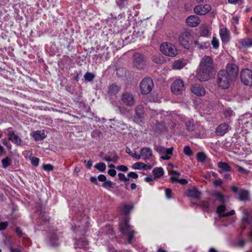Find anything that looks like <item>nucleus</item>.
Wrapping results in <instances>:
<instances>
[{"label":"nucleus","instance_id":"1","mask_svg":"<svg viewBox=\"0 0 252 252\" xmlns=\"http://www.w3.org/2000/svg\"><path fill=\"white\" fill-rule=\"evenodd\" d=\"M239 70L238 66L234 63L228 64L226 70H220L217 75V83L223 89H227L231 84L237 79Z\"/></svg>","mask_w":252,"mask_h":252},{"label":"nucleus","instance_id":"2","mask_svg":"<svg viewBox=\"0 0 252 252\" xmlns=\"http://www.w3.org/2000/svg\"><path fill=\"white\" fill-rule=\"evenodd\" d=\"M214 65L212 59L210 56L204 57L199 64L197 77L200 81H205L210 79L213 75Z\"/></svg>","mask_w":252,"mask_h":252},{"label":"nucleus","instance_id":"3","mask_svg":"<svg viewBox=\"0 0 252 252\" xmlns=\"http://www.w3.org/2000/svg\"><path fill=\"white\" fill-rule=\"evenodd\" d=\"M179 44L186 49H189L191 47H197L199 49L203 48L198 41L194 39L190 32L186 31L183 32L178 37Z\"/></svg>","mask_w":252,"mask_h":252},{"label":"nucleus","instance_id":"4","mask_svg":"<svg viewBox=\"0 0 252 252\" xmlns=\"http://www.w3.org/2000/svg\"><path fill=\"white\" fill-rule=\"evenodd\" d=\"M160 50L164 55L175 57L178 54L176 46L170 42H164L160 46Z\"/></svg>","mask_w":252,"mask_h":252},{"label":"nucleus","instance_id":"5","mask_svg":"<svg viewBox=\"0 0 252 252\" xmlns=\"http://www.w3.org/2000/svg\"><path fill=\"white\" fill-rule=\"evenodd\" d=\"M120 230L123 234L127 236L128 243H131L135 231L132 229V227L129 224L128 220H126L124 222L120 224Z\"/></svg>","mask_w":252,"mask_h":252},{"label":"nucleus","instance_id":"6","mask_svg":"<svg viewBox=\"0 0 252 252\" xmlns=\"http://www.w3.org/2000/svg\"><path fill=\"white\" fill-rule=\"evenodd\" d=\"M154 87L153 80L150 77H145L140 83L139 88L142 94H148L152 90Z\"/></svg>","mask_w":252,"mask_h":252},{"label":"nucleus","instance_id":"7","mask_svg":"<svg viewBox=\"0 0 252 252\" xmlns=\"http://www.w3.org/2000/svg\"><path fill=\"white\" fill-rule=\"evenodd\" d=\"M242 82L247 86H252V71L249 69H243L240 74Z\"/></svg>","mask_w":252,"mask_h":252},{"label":"nucleus","instance_id":"8","mask_svg":"<svg viewBox=\"0 0 252 252\" xmlns=\"http://www.w3.org/2000/svg\"><path fill=\"white\" fill-rule=\"evenodd\" d=\"M135 114L133 117L134 121L137 124L143 123L145 115V110L142 104L137 105L135 109Z\"/></svg>","mask_w":252,"mask_h":252},{"label":"nucleus","instance_id":"9","mask_svg":"<svg viewBox=\"0 0 252 252\" xmlns=\"http://www.w3.org/2000/svg\"><path fill=\"white\" fill-rule=\"evenodd\" d=\"M184 82L181 79H177L172 83L171 90L172 93L176 95L180 94L185 90Z\"/></svg>","mask_w":252,"mask_h":252},{"label":"nucleus","instance_id":"10","mask_svg":"<svg viewBox=\"0 0 252 252\" xmlns=\"http://www.w3.org/2000/svg\"><path fill=\"white\" fill-rule=\"evenodd\" d=\"M123 103L127 106H132L135 103V99L133 94L129 92H125L121 95Z\"/></svg>","mask_w":252,"mask_h":252},{"label":"nucleus","instance_id":"11","mask_svg":"<svg viewBox=\"0 0 252 252\" xmlns=\"http://www.w3.org/2000/svg\"><path fill=\"white\" fill-rule=\"evenodd\" d=\"M8 139L17 146H21L22 140L11 127L6 129Z\"/></svg>","mask_w":252,"mask_h":252},{"label":"nucleus","instance_id":"12","mask_svg":"<svg viewBox=\"0 0 252 252\" xmlns=\"http://www.w3.org/2000/svg\"><path fill=\"white\" fill-rule=\"evenodd\" d=\"M211 9V7L209 4H199L196 6L194 9V12L200 15H204L208 13Z\"/></svg>","mask_w":252,"mask_h":252},{"label":"nucleus","instance_id":"13","mask_svg":"<svg viewBox=\"0 0 252 252\" xmlns=\"http://www.w3.org/2000/svg\"><path fill=\"white\" fill-rule=\"evenodd\" d=\"M133 66L138 69L143 67L144 58L139 53H135L133 55Z\"/></svg>","mask_w":252,"mask_h":252},{"label":"nucleus","instance_id":"14","mask_svg":"<svg viewBox=\"0 0 252 252\" xmlns=\"http://www.w3.org/2000/svg\"><path fill=\"white\" fill-rule=\"evenodd\" d=\"M190 91L194 94L199 96H204L206 93L204 87L197 84L192 85L190 88Z\"/></svg>","mask_w":252,"mask_h":252},{"label":"nucleus","instance_id":"15","mask_svg":"<svg viewBox=\"0 0 252 252\" xmlns=\"http://www.w3.org/2000/svg\"><path fill=\"white\" fill-rule=\"evenodd\" d=\"M187 25L191 27H195L200 23L199 17L195 15H191L188 17L186 19Z\"/></svg>","mask_w":252,"mask_h":252},{"label":"nucleus","instance_id":"16","mask_svg":"<svg viewBox=\"0 0 252 252\" xmlns=\"http://www.w3.org/2000/svg\"><path fill=\"white\" fill-rule=\"evenodd\" d=\"M225 210V206L223 205H220L217 208V212L219 214V217H228L230 216L235 214L234 210H231L226 213H224V212Z\"/></svg>","mask_w":252,"mask_h":252},{"label":"nucleus","instance_id":"17","mask_svg":"<svg viewBox=\"0 0 252 252\" xmlns=\"http://www.w3.org/2000/svg\"><path fill=\"white\" fill-rule=\"evenodd\" d=\"M141 158L146 160L149 159L153 155L152 150L148 147L143 148L140 150Z\"/></svg>","mask_w":252,"mask_h":252},{"label":"nucleus","instance_id":"18","mask_svg":"<svg viewBox=\"0 0 252 252\" xmlns=\"http://www.w3.org/2000/svg\"><path fill=\"white\" fill-rule=\"evenodd\" d=\"M228 127L229 126L226 123L220 124L216 129V134L219 136H223L228 131Z\"/></svg>","mask_w":252,"mask_h":252},{"label":"nucleus","instance_id":"19","mask_svg":"<svg viewBox=\"0 0 252 252\" xmlns=\"http://www.w3.org/2000/svg\"><path fill=\"white\" fill-rule=\"evenodd\" d=\"M103 160L107 162H113L116 163L119 159L118 156L115 152L109 153L105 157L102 158Z\"/></svg>","mask_w":252,"mask_h":252},{"label":"nucleus","instance_id":"20","mask_svg":"<svg viewBox=\"0 0 252 252\" xmlns=\"http://www.w3.org/2000/svg\"><path fill=\"white\" fill-rule=\"evenodd\" d=\"M221 40L223 43H227L229 40V32L226 28H222L220 31Z\"/></svg>","mask_w":252,"mask_h":252},{"label":"nucleus","instance_id":"21","mask_svg":"<svg viewBox=\"0 0 252 252\" xmlns=\"http://www.w3.org/2000/svg\"><path fill=\"white\" fill-rule=\"evenodd\" d=\"M155 150L160 155H164V154H172L173 148L171 147L166 149L161 146H157Z\"/></svg>","mask_w":252,"mask_h":252},{"label":"nucleus","instance_id":"22","mask_svg":"<svg viewBox=\"0 0 252 252\" xmlns=\"http://www.w3.org/2000/svg\"><path fill=\"white\" fill-rule=\"evenodd\" d=\"M252 46V39L245 38L242 39L239 42V48L242 49L244 48H249Z\"/></svg>","mask_w":252,"mask_h":252},{"label":"nucleus","instance_id":"23","mask_svg":"<svg viewBox=\"0 0 252 252\" xmlns=\"http://www.w3.org/2000/svg\"><path fill=\"white\" fill-rule=\"evenodd\" d=\"M248 224L252 227V216H243L242 218V229H245Z\"/></svg>","mask_w":252,"mask_h":252},{"label":"nucleus","instance_id":"24","mask_svg":"<svg viewBox=\"0 0 252 252\" xmlns=\"http://www.w3.org/2000/svg\"><path fill=\"white\" fill-rule=\"evenodd\" d=\"M188 195L189 196L194 198H198L201 195V192L198 190L194 188L190 189H188Z\"/></svg>","mask_w":252,"mask_h":252},{"label":"nucleus","instance_id":"25","mask_svg":"<svg viewBox=\"0 0 252 252\" xmlns=\"http://www.w3.org/2000/svg\"><path fill=\"white\" fill-rule=\"evenodd\" d=\"M32 136L35 140L38 141L43 140L46 137V135L43 132L37 130L33 132Z\"/></svg>","mask_w":252,"mask_h":252},{"label":"nucleus","instance_id":"26","mask_svg":"<svg viewBox=\"0 0 252 252\" xmlns=\"http://www.w3.org/2000/svg\"><path fill=\"white\" fill-rule=\"evenodd\" d=\"M249 192L248 191L240 189L239 192H238V198L240 200H245L248 199L249 198Z\"/></svg>","mask_w":252,"mask_h":252},{"label":"nucleus","instance_id":"27","mask_svg":"<svg viewBox=\"0 0 252 252\" xmlns=\"http://www.w3.org/2000/svg\"><path fill=\"white\" fill-rule=\"evenodd\" d=\"M185 66V63L181 60H176L172 63V68L174 69H181Z\"/></svg>","mask_w":252,"mask_h":252},{"label":"nucleus","instance_id":"28","mask_svg":"<svg viewBox=\"0 0 252 252\" xmlns=\"http://www.w3.org/2000/svg\"><path fill=\"white\" fill-rule=\"evenodd\" d=\"M153 173L155 178H160L163 174L164 171L162 167H156L153 170Z\"/></svg>","mask_w":252,"mask_h":252},{"label":"nucleus","instance_id":"29","mask_svg":"<svg viewBox=\"0 0 252 252\" xmlns=\"http://www.w3.org/2000/svg\"><path fill=\"white\" fill-rule=\"evenodd\" d=\"M218 166L220 168L222 169L225 171H231V168L230 166L226 162H219L218 163Z\"/></svg>","mask_w":252,"mask_h":252},{"label":"nucleus","instance_id":"30","mask_svg":"<svg viewBox=\"0 0 252 252\" xmlns=\"http://www.w3.org/2000/svg\"><path fill=\"white\" fill-rule=\"evenodd\" d=\"M197 126L196 125L193 124V122L191 121H188L186 123V128L189 131L195 130Z\"/></svg>","mask_w":252,"mask_h":252},{"label":"nucleus","instance_id":"31","mask_svg":"<svg viewBox=\"0 0 252 252\" xmlns=\"http://www.w3.org/2000/svg\"><path fill=\"white\" fill-rule=\"evenodd\" d=\"M120 91V87L115 84L111 85L109 88V93L110 94H115Z\"/></svg>","mask_w":252,"mask_h":252},{"label":"nucleus","instance_id":"32","mask_svg":"<svg viewBox=\"0 0 252 252\" xmlns=\"http://www.w3.org/2000/svg\"><path fill=\"white\" fill-rule=\"evenodd\" d=\"M197 160L200 162H204L207 156L203 152H199L196 155Z\"/></svg>","mask_w":252,"mask_h":252},{"label":"nucleus","instance_id":"33","mask_svg":"<svg viewBox=\"0 0 252 252\" xmlns=\"http://www.w3.org/2000/svg\"><path fill=\"white\" fill-rule=\"evenodd\" d=\"M169 180L172 182H177L179 183L181 185H186V184H187L188 183V181L187 180H186V179H179L178 178L174 177H171L170 178Z\"/></svg>","mask_w":252,"mask_h":252},{"label":"nucleus","instance_id":"34","mask_svg":"<svg viewBox=\"0 0 252 252\" xmlns=\"http://www.w3.org/2000/svg\"><path fill=\"white\" fill-rule=\"evenodd\" d=\"M2 166L4 168H6L11 164V159L6 157L1 160Z\"/></svg>","mask_w":252,"mask_h":252},{"label":"nucleus","instance_id":"35","mask_svg":"<svg viewBox=\"0 0 252 252\" xmlns=\"http://www.w3.org/2000/svg\"><path fill=\"white\" fill-rule=\"evenodd\" d=\"M94 167L100 172H103L106 170V165L103 162L96 163L94 165Z\"/></svg>","mask_w":252,"mask_h":252},{"label":"nucleus","instance_id":"36","mask_svg":"<svg viewBox=\"0 0 252 252\" xmlns=\"http://www.w3.org/2000/svg\"><path fill=\"white\" fill-rule=\"evenodd\" d=\"M145 164L142 162H137L134 163L132 165V168L134 169H144Z\"/></svg>","mask_w":252,"mask_h":252},{"label":"nucleus","instance_id":"37","mask_svg":"<svg viewBox=\"0 0 252 252\" xmlns=\"http://www.w3.org/2000/svg\"><path fill=\"white\" fill-rule=\"evenodd\" d=\"M162 57L159 55H155L153 57V61L158 64H161L163 63Z\"/></svg>","mask_w":252,"mask_h":252},{"label":"nucleus","instance_id":"38","mask_svg":"<svg viewBox=\"0 0 252 252\" xmlns=\"http://www.w3.org/2000/svg\"><path fill=\"white\" fill-rule=\"evenodd\" d=\"M114 184L110 181H106L102 184V187L107 189L113 188Z\"/></svg>","mask_w":252,"mask_h":252},{"label":"nucleus","instance_id":"39","mask_svg":"<svg viewBox=\"0 0 252 252\" xmlns=\"http://www.w3.org/2000/svg\"><path fill=\"white\" fill-rule=\"evenodd\" d=\"M133 206L132 205H124L123 206V211L125 215H127L130 211L132 209Z\"/></svg>","mask_w":252,"mask_h":252},{"label":"nucleus","instance_id":"40","mask_svg":"<svg viewBox=\"0 0 252 252\" xmlns=\"http://www.w3.org/2000/svg\"><path fill=\"white\" fill-rule=\"evenodd\" d=\"M183 152L188 156H191L193 155V152L189 146H186L184 147Z\"/></svg>","mask_w":252,"mask_h":252},{"label":"nucleus","instance_id":"41","mask_svg":"<svg viewBox=\"0 0 252 252\" xmlns=\"http://www.w3.org/2000/svg\"><path fill=\"white\" fill-rule=\"evenodd\" d=\"M84 77L85 80L90 82L94 78V75L90 72H87L85 74Z\"/></svg>","mask_w":252,"mask_h":252},{"label":"nucleus","instance_id":"42","mask_svg":"<svg viewBox=\"0 0 252 252\" xmlns=\"http://www.w3.org/2000/svg\"><path fill=\"white\" fill-rule=\"evenodd\" d=\"M235 166L236 167V168H237L238 170L242 173H243L245 174H248L250 172L249 170L244 168L243 167L240 166L239 165L235 164Z\"/></svg>","mask_w":252,"mask_h":252},{"label":"nucleus","instance_id":"43","mask_svg":"<svg viewBox=\"0 0 252 252\" xmlns=\"http://www.w3.org/2000/svg\"><path fill=\"white\" fill-rule=\"evenodd\" d=\"M211 44L214 49H217L218 48L219 46V43L218 40L216 37H213L212 40L211 41Z\"/></svg>","mask_w":252,"mask_h":252},{"label":"nucleus","instance_id":"44","mask_svg":"<svg viewBox=\"0 0 252 252\" xmlns=\"http://www.w3.org/2000/svg\"><path fill=\"white\" fill-rule=\"evenodd\" d=\"M118 176L119 177V179L121 181L127 182L129 180V179L128 178V177H126V176L122 173H119L118 174Z\"/></svg>","mask_w":252,"mask_h":252},{"label":"nucleus","instance_id":"45","mask_svg":"<svg viewBox=\"0 0 252 252\" xmlns=\"http://www.w3.org/2000/svg\"><path fill=\"white\" fill-rule=\"evenodd\" d=\"M78 245L80 248H87L88 245V242L85 240L79 241Z\"/></svg>","mask_w":252,"mask_h":252},{"label":"nucleus","instance_id":"46","mask_svg":"<svg viewBox=\"0 0 252 252\" xmlns=\"http://www.w3.org/2000/svg\"><path fill=\"white\" fill-rule=\"evenodd\" d=\"M31 163L34 166H37L39 164V159L36 157H32L31 159Z\"/></svg>","mask_w":252,"mask_h":252},{"label":"nucleus","instance_id":"47","mask_svg":"<svg viewBox=\"0 0 252 252\" xmlns=\"http://www.w3.org/2000/svg\"><path fill=\"white\" fill-rule=\"evenodd\" d=\"M42 168L45 171H52L54 168V166L50 164H47L43 165Z\"/></svg>","mask_w":252,"mask_h":252},{"label":"nucleus","instance_id":"48","mask_svg":"<svg viewBox=\"0 0 252 252\" xmlns=\"http://www.w3.org/2000/svg\"><path fill=\"white\" fill-rule=\"evenodd\" d=\"M233 115V112L231 109H227L224 111V115L226 118L230 117Z\"/></svg>","mask_w":252,"mask_h":252},{"label":"nucleus","instance_id":"49","mask_svg":"<svg viewBox=\"0 0 252 252\" xmlns=\"http://www.w3.org/2000/svg\"><path fill=\"white\" fill-rule=\"evenodd\" d=\"M117 170L123 171L126 172L128 170V168L125 165H119L116 167Z\"/></svg>","mask_w":252,"mask_h":252},{"label":"nucleus","instance_id":"50","mask_svg":"<svg viewBox=\"0 0 252 252\" xmlns=\"http://www.w3.org/2000/svg\"><path fill=\"white\" fill-rule=\"evenodd\" d=\"M128 178H131L132 179H137L138 177V174L134 172H130L127 174Z\"/></svg>","mask_w":252,"mask_h":252},{"label":"nucleus","instance_id":"51","mask_svg":"<svg viewBox=\"0 0 252 252\" xmlns=\"http://www.w3.org/2000/svg\"><path fill=\"white\" fill-rule=\"evenodd\" d=\"M228 2L230 4H242L243 0H228Z\"/></svg>","mask_w":252,"mask_h":252},{"label":"nucleus","instance_id":"52","mask_svg":"<svg viewBox=\"0 0 252 252\" xmlns=\"http://www.w3.org/2000/svg\"><path fill=\"white\" fill-rule=\"evenodd\" d=\"M209 32L208 30L207 27H203L201 32V35L203 36H206L208 35Z\"/></svg>","mask_w":252,"mask_h":252},{"label":"nucleus","instance_id":"53","mask_svg":"<svg viewBox=\"0 0 252 252\" xmlns=\"http://www.w3.org/2000/svg\"><path fill=\"white\" fill-rule=\"evenodd\" d=\"M169 173L172 175V177H174L177 178H178L181 175L180 173L175 170L171 171Z\"/></svg>","mask_w":252,"mask_h":252},{"label":"nucleus","instance_id":"54","mask_svg":"<svg viewBox=\"0 0 252 252\" xmlns=\"http://www.w3.org/2000/svg\"><path fill=\"white\" fill-rule=\"evenodd\" d=\"M97 179L100 182H102L104 183L106 181V177L104 175L100 174L98 176Z\"/></svg>","mask_w":252,"mask_h":252},{"label":"nucleus","instance_id":"55","mask_svg":"<svg viewBox=\"0 0 252 252\" xmlns=\"http://www.w3.org/2000/svg\"><path fill=\"white\" fill-rule=\"evenodd\" d=\"M8 226V222L6 221L0 223V230H4Z\"/></svg>","mask_w":252,"mask_h":252},{"label":"nucleus","instance_id":"56","mask_svg":"<svg viewBox=\"0 0 252 252\" xmlns=\"http://www.w3.org/2000/svg\"><path fill=\"white\" fill-rule=\"evenodd\" d=\"M108 174L111 177H114L116 175V171L114 169H109Z\"/></svg>","mask_w":252,"mask_h":252},{"label":"nucleus","instance_id":"57","mask_svg":"<svg viewBox=\"0 0 252 252\" xmlns=\"http://www.w3.org/2000/svg\"><path fill=\"white\" fill-rule=\"evenodd\" d=\"M171 190L169 189H165V195L167 198L170 199L171 198Z\"/></svg>","mask_w":252,"mask_h":252},{"label":"nucleus","instance_id":"58","mask_svg":"<svg viewBox=\"0 0 252 252\" xmlns=\"http://www.w3.org/2000/svg\"><path fill=\"white\" fill-rule=\"evenodd\" d=\"M222 184V181L221 179H219L214 181V185L216 186H220Z\"/></svg>","mask_w":252,"mask_h":252},{"label":"nucleus","instance_id":"59","mask_svg":"<svg viewBox=\"0 0 252 252\" xmlns=\"http://www.w3.org/2000/svg\"><path fill=\"white\" fill-rule=\"evenodd\" d=\"M170 154H164V155L160 157V158L163 160H169L170 159L171 157L169 156Z\"/></svg>","mask_w":252,"mask_h":252},{"label":"nucleus","instance_id":"60","mask_svg":"<svg viewBox=\"0 0 252 252\" xmlns=\"http://www.w3.org/2000/svg\"><path fill=\"white\" fill-rule=\"evenodd\" d=\"M97 179L95 177H91L90 178V181L91 182L95 184V185H98Z\"/></svg>","mask_w":252,"mask_h":252},{"label":"nucleus","instance_id":"61","mask_svg":"<svg viewBox=\"0 0 252 252\" xmlns=\"http://www.w3.org/2000/svg\"><path fill=\"white\" fill-rule=\"evenodd\" d=\"M131 156L137 159H140L141 158V154L140 155L137 154L136 153H131Z\"/></svg>","mask_w":252,"mask_h":252},{"label":"nucleus","instance_id":"62","mask_svg":"<svg viewBox=\"0 0 252 252\" xmlns=\"http://www.w3.org/2000/svg\"><path fill=\"white\" fill-rule=\"evenodd\" d=\"M216 195L221 201H223L224 200V197L221 193L218 192L216 193Z\"/></svg>","mask_w":252,"mask_h":252},{"label":"nucleus","instance_id":"63","mask_svg":"<svg viewBox=\"0 0 252 252\" xmlns=\"http://www.w3.org/2000/svg\"><path fill=\"white\" fill-rule=\"evenodd\" d=\"M216 195L221 201H223L224 200V197L221 193L218 192L216 193Z\"/></svg>","mask_w":252,"mask_h":252},{"label":"nucleus","instance_id":"64","mask_svg":"<svg viewBox=\"0 0 252 252\" xmlns=\"http://www.w3.org/2000/svg\"><path fill=\"white\" fill-rule=\"evenodd\" d=\"M231 190L234 192L236 193L237 194L238 192H239V191L240 190V189H239L235 186H232L231 187Z\"/></svg>","mask_w":252,"mask_h":252}]
</instances>
